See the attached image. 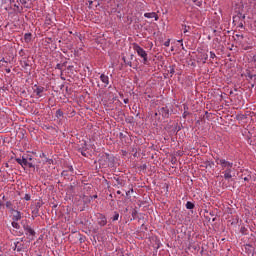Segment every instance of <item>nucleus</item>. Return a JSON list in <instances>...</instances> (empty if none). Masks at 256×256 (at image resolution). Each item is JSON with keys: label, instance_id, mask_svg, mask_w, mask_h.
Masks as SVG:
<instances>
[{"label": "nucleus", "instance_id": "obj_33", "mask_svg": "<svg viewBox=\"0 0 256 256\" xmlns=\"http://www.w3.org/2000/svg\"><path fill=\"white\" fill-rule=\"evenodd\" d=\"M117 194H118V195H121V191H120V190H118V191H117Z\"/></svg>", "mask_w": 256, "mask_h": 256}, {"label": "nucleus", "instance_id": "obj_4", "mask_svg": "<svg viewBox=\"0 0 256 256\" xmlns=\"http://www.w3.org/2000/svg\"><path fill=\"white\" fill-rule=\"evenodd\" d=\"M23 229L25 231V235H27L28 237H35V230H33V228H31V226L29 225H24Z\"/></svg>", "mask_w": 256, "mask_h": 256}, {"label": "nucleus", "instance_id": "obj_25", "mask_svg": "<svg viewBox=\"0 0 256 256\" xmlns=\"http://www.w3.org/2000/svg\"><path fill=\"white\" fill-rule=\"evenodd\" d=\"M61 175H62V177H67V175H69V174H68L67 170H64V171H62Z\"/></svg>", "mask_w": 256, "mask_h": 256}, {"label": "nucleus", "instance_id": "obj_20", "mask_svg": "<svg viewBox=\"0 0 256 256\" xmlns=\"http://www.w3.org/2000/svg\"><path fill=\"white\" fill-rule=\"evenodd\" d=\"M193 1L197 5V7H201V5H203L201 1H197V0H193Z\"/></svg>", "mask_w": 256, "mask_h": 256}, {"label": "nucleus", "instance_id": "obj_22", "mask_svg": "<svg viewBox=\"0 0 256 256\" xmlns=\"http://www.w3.org/2000/svg\"><path fill=\"white\" fill-rule=\"evenodd\" d=\"M215 57H217V55H215V52L211 51L210 52V59H215Z\"/></svg>", "mask_w": 256, "mask_h": 256}, {"label": "nucleus", "instance_id": "obj_1", "mask_svg": "<svg viewBox=\"0 0 256 256\" xmlns=\"http://www.w3.org/2000/svg\"><path fill=\"white\" fill-rule=\"evenodd\" d=\"M217 165H220L221 169L223 170L224 179L229 181V179H233V162H229L225 159H216Z\"/></svg>", "mask_w": 256, "mask_h": 256}, {"label": "nucleus", "instance_id": "obj_11", "mask_svg": "<svg viewBox=\"0 0 256 256\" xmlns=\"http://www.w3.org/2000/svg\"><path fill=\"white\" fill-rule=\"evenodd\" d=\"M67 67V62H64L62 64H57L56 69H59V71L63 72L65 71V68Z\"/></svg>", "mask_w": 256, "mask_h": 256}, {"label": "nucleus", "instance_id": "obj_17", "mask_svg": "<svg viewBox=\"0 0 256 256\" xmlns=\"http://www.w3.org/2000/svg\"><path fill=\"white\" fill-rule=\"evenodd\" d=\"M12 227L14 228V229H20V225H19V223H17V221H15V220H13L12 221Z\"/></svg>", "mask_w": 256, "mask_h": 256}, {"label": "nucleus", "instance_id": "obj_10", "mask_svg": "<svg viewBox=\"0 0 256 256\" xmlns=\"http://www.w3.org/2000/svg\"><path fill=\"white\" fill-rule=\"evenodd\" d=\"M160 113H161L162 117H165L166 119L169 118V108L162 107L160 109Z\"/></svg>", "mask_w": 256, "mask_h": 256}, {"label": "nucleus", "instance_id": "obj_14", "mask_svg": "<svg viewBox=\"0 0 256 256\" xmlns=\"http://www.w3.org/2000/svg\"><path fill=\"white\" fill-rule=\"evenodd\" d=\"M6 209H9L10 213L15 211V209L13 208V202L7 201L6 202Z\"/></svg>", "mask_w": 256, "mask_h": 256}, {"label": "nucleus", "instance_id": "obj_38", "mask_svg": "<svg viewBox=\"0 0 256 256\" xmlns=\"http://www.w3.org/2000/svg\"><path fill=\"white\" fill-rule=\"evenodd\" d=\"M131 59H133V55H131Z\"/></svg>", "mask_w": 256, "mask_h": 256}, {"label": "nucleus", "instance_id": "obj_2", "mask_svg": "<svg viewBox=\"0 0 256 256\" xmlns=\"http://www.w3.org/2000/svg\"><path fill=\"white\" fill-rule=\"evenodd\" d=\"M133 50L137 52V55L139 57H141V59H143V63L144 65H147V61H148V55H147V51H145V49H143L141 46H139V44L134 43L132 45Z\"/></svg>", "mask_w": 256, "mask_h": 256}, {"label": "nucleus", "instance_id": "obj_32", "mask_svg": "<svg viewBox=\"0 0 256 256\" xmlns=\"http://www.w3.org/2000/svg\"><path fill=\"white\" fill-rule=\"evenodd\" d=\"M178 43H183V39L178 40Z\"/></svg>", "mask_w": 256, "mask_h": 256}, {"label": "nucleus", "instance_id": "obj_40", "mask_svg": "<svg viewBox=\"0 0 256 256\" xmlns=\"http://www.w3.org/2000/svg\"><path fill=\"white\" fill-rule=\"evenodd\" d=\"M82 155H84V156H85V153H82Z\"/></svg>", "mask_w": 256, "mask_h": 256}, {"label": "nucleus", "instance_id": "obj_23", "mask_svg": "<svg viewBox=\"0 0 256 256\" xmlns=\"http://www.w3.org/2000/svg\"><path fill=\"white\" fill-rule=\"evenodd\" d=\"M202 59H204V61H207V59H209V55H207V54H202Z\"/></svg>", "mask_w": 256, "mask_h": 256}, {"label": "nucleus", "instance_id": "obj_16", "mask_svg": "<svg viewBox=\"0 0 256 256\" xmlns=\"http://www.w3.org/2000/svg\"><path fill=\"white\" fill-rule=\"evenodd\" d=\"M122 59H123L125 65H128V67H132L133 66V63L131 61L127 60L125 57H123Z\"/></svg>", "mask_w": 256, "mask_h": 256}, {"label": "nucleus", "instance_id": "obj_13", "mask_svg": "<svg viewBox=\"0 0 256 256\" xmlns=\"http://www.w3.org/2000/svg\"><path fill=\"white\" fill-rule=\"evenodd\" d=\"M168 73L170 74V77H173V75H175V65H170L168 67Z\"/></svg>", "mask_w": 256, "mask_h": 256}, {"label": "nucleus", "instance_id": "obj_26", "mask_svg": "<svg viewBox=\"0 0 256 256\" xmlns=\"http://www.w3.org/2000/svg\"><path fill=\"white\" fill-rule=\"evenodd\" d=\"M27 167H29V169H33V167H35V166L33 165V163L28 162Z\"/></svg>", "mask_w": 256, "mask_h": 256}, {"label": "nucleus", "instance_id": "obj_21", "mask_svg": "<svg viewBox=\"0 0 256 256\" xmlns=\"http://www.w3.org/2000/svg\"><path fill=\"white\" fill-rule=\"evenodd\" d=\"M169 45H171V40L170 39H168L167 41L164 42L165 47H169Z\"/></svg>", "mask_w": 256, "mask_h": 256}, {"label": "nucleus", "instance_id": "obj_18", "mask_svg": "<svg viewBox=\"0 0 256 256\" xmlns=\"http://www.w3.org/2000/svg\"><path fill=\"white\" fill-rule=\"evenodd\" d=\"M56 117H57V119H60V117H63V111L57 110L56 111Z\"/></svg>", "mask_w": 256, "mask_h": 256}, {"label": "nucleus", "instance_id": "obj_37", "mask_svg": "<svg viewBox=\"0 0 256 256\" xmlns=\"http://www.w3.org/2000/svg\"><path fill=\"white\" fill-rule=\"evenodd\" d=\"M17 251H21V248H17Z\"/></svg>", "mask_w": 256, "mask_h": 256}, {"label": "nucleus", "instance_id": "obj_8", "mask_svg": "<svg viewBox=\"0 0 256 256\" xmlns=\"http://www.w3.org/2000/svg\"><path fill=\"white\" fill-rule=\"evenodd\" d=\"M11 214L13 221H21V213L19 212V210H14L11 212Z\"/></svg>", "mask_w": 256, "mask_h": 256}, {"label": "nucleus", "instance_id": "obj_31", "mask_svg": "<svg viewBox=\"0 0 256 256\" xmlns=\"http://www.w3.org/2000/svg\"><path fill=\"white\" fill-rule=\"evenodd\" d=\"M88 3H89V5H93V1H91V0L88 1Z\"/></svg>", "mask_w": 256, "mask_h": 256}, {"label": "nucleus", "instance_id": "obj_7", "mask_svg": "<svg viewBox=\"0 0 256 256\" xmlns=\"http://www.w3.org/2000/svg\"><path fill=\"white\" fill-rule=\"evenodd\" d=\"M36 88L34 89V93L38 96V97H43V92L45 91V88L43 86H35Z\"/></svg>", "mask_w": 256, "mask_h": 256}, {"label": "nucleus", "instance_id": "obj_12", "mask_svg": "<svg viewBox=\"0 0 256 256\" xmlns=\"http://www.w3.org/2000/svg\"><path fill=\"white\" fill-rule=\"evenodd\" d=\"M31 39H32V34L31 33H26L24 35V41L25 43H31Z\"/></svg>", "mask_w": 256, "mask_h": 256}, {"label": "nucleus", "instance_id": "obj_6", "mask_svg": "<svg viewBox=\"0 0 256 256\" xmlns=\"http://www.w3.org/2000/svg\"><path fill=\"white\" fill-rule=\"evenodd\" d=\"M144 17H146V19H155V21H159V16L155 12L145 13Z\"/></svg>", "mask_w": 256, "mask_h": 256}, {"label": "nucleus", "instance_id": "obj_24", "mask_svg": "<svg viewBox=\"0 0 256 256\" xmlns=\"http://www.w3.org/2000/svg\"><path fill=\"white\" fill-rule=\"evenodd\" d=\"M74 169L73 166H68L67 172L73 173Z\"/></svg>", "mask_w": 256, "mask_h": 256}, {"label": "nucleus", "instance_id": "obj_41", "mask_svg": "<svg viewBox=\"0 0 256 256\" xmlns=\"http://www.w3.org/2000/svg\"><path fill=\"white\" fill-rule=\"evenodd\" d=\"M3 199H5V196H3Z\"/></svg>", "mask_w": 256, "mask_h": 256}, {"label": "nucleus", "instance_id": "obj_35", "mask_svg": "<svg viewBox=\"0 0 256 256\" xmlns=\"http://www.w3.org/2000/svg\"><path fill=\"white\" fill-rule=\"evenodd\" d=\"M130 193H131V191L126 192V195H129Z\"/></svg>", "mask_w": 256, "mask_h": 256}, {"label": "nucleus", "instance_id": "obj_9", "mask_svg": "<svg viewBox=\"0 0 256 256\" xmlns=\"http://www.w3.org/2000/svg\"><path fill=\"white\" fill-rule=\"evenodd\" d=\"M100 81L103 83V87H107L109 85V76L101 74Z\"/></svg>", "mask_w": 256, "mask_h": 256}, {"label": "nucleus", "instance_id": "obj_36", "mask_svg": "<svg viewBox=\"0 0 256 256\" xmlns=\"http://www.w3.org/2000/svg\"><path fill=\"white\" fill-rule=\"evenodd\" d=\"M1 61H2L3 63H5V62H6L4 58H3Z\"/></svg>", "mask_w": 256, "mask_h": 256}, {"label": "nucleus", "instance_id": "obj_15", "mask_svg": "<svg viewBox=\"0 0 256 256\" xmlns=\"http://www.w3.org/2000/svg\"><path fill=\"white\" fill-rule=\"evenodd\" d=\"M186 209H195V204H193L191 201H188L186 203Z\"/></svg>", "mask_w": 256, "mask_h": 256}, {"label": "nucleus", "instance_id": "obj_3", "mask_svg": "<svg viewBox=\"0 0 256 256\" xmlns=\"http://www.w3.org/2000/svg\"><path fill=\"white\" fill-rule=\"evenodd\" d=\"M97 223L100 225V227H105V225H107V217H105L103 214H98Z\"/></svg>", "mask_w": 256, "mask_h": 256}, {"label": "nucleus", "instance_id": "obj_39", "mask_svg": "<svg viewBox=\"0 0 256 256\" xmlns=\"http://www.w3.org/2000/svg\"><path fill=\"white\" fill-rule=\"evenodd\" d=\"M245 181H247V178H244Z\"/></svg>", "mask_w": 256, "mask_h": 256}, {"label": "nucleus", "instance_id": "obj_19", "mask_svg": "<svg viewBox=\"0 0 256 256\" xmlns=\"http://www.w3.org/2000/svg\"><path fill=\"white\" fill-rule=\"evenodd\" d=\"M112 221H119V213H115V215L112 218Z\"/></svg>", "mask_w": 256, "mask_h": 256}, {"label": "nucleus", "instance_id": "obj_28", "mask_svg": "<svg viewBox=\"0 0 256 256\" xmlns=\"http://www.w3.org/2000/svg\"><path fill=\"white\" fill-rule=\"evenodd\" d=\"M30 199H31V197H30L28 194H26L25 200H26V201H29Z\"/></svg>", "mask_w": 256, "mask_h": 256}, {"label": "nucleus", "instance_id": "obj_34", "mask_svg": "<svg viewBox=\"0 0 256 256\" xmlns=\"http://www.w3.org/2000/svg\"><path fill=\"white\" fill-rule=\"evenodd\" d=\"M124 103H129V100H124Z\"/></svg>", "mask_w": 256, "mask_h": 256}, {"label": "nucleus", "instance_id": "obj_30", "mask_svg": "<svg viewBox=\"0 0 256 256\" xmlns=\"http://www.w3.org/2000/svg\"><path fill=\"white\" fill-rule=\"evenodd\" d=\"M6 73H11V69H6Z\"/></svg>", "mask_w": 256, "mask_h": 256}, {"label": "nucleus", "instance_id": "obj_29", "mask_svg": "<svg viewBox=\"0 0 256 256\" xmlns=\"http://www.w3.org/2000/svg\"><path fill=\"white\" fill-rule=\"evenodd\" d=\"M3 208V202L0 201V211Z\"/></svg>", "mask_w": 256, "mask_h": 256}, {"label": "nucleus", "instance_id": "obj_27", "mask_svg": "<svg viewBox=\"0 0 256 256\" xmlns=\"http://www.w3.org/2000/svg\"><path fill=\"white\" fill-rule=\"evenodd\" d=\"M189 29H187V25H184V33H188Z\"/></svg>", "mask_w": 256, "mask_h": 256}, {"label": "nucleus", "instance_id": "obj_5", "mask_svg": "<svg viewBox=\"0 0 256 256\" xmlns=\"http://www.w3.org/2000/svg\"><path fill=\"white\" fill-rule=\"evenodd\" d=\"M16 162L18 163V165H21V167H27L29 160H27V158H25V156H23L22 158H16Z\"/></svg>", "mask_w": 256, "mask_h": 256}]
</instances>
